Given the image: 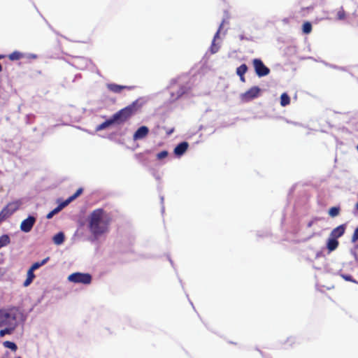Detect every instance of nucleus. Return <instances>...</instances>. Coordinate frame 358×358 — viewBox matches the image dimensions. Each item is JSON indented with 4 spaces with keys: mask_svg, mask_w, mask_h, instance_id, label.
Masks as SVG:
<instances>
[{
    "mask_svg": "<svg viewBox=\"0 0 358 358\" xmlns=\"http://www.w3.org/2000/svg\"><path fill=\"white\" fill-rule=\"evenodd\" d=\"M108 216L101 208L94 210L89 216V229L96 238L108 231Z\"/></svg>",
    "mask_w": 358,
    "mask_h": 358,
    "instance_id": "f257e3e1",
    "label": "nucleus"
},
{
    "mask_svg": "<svg viewBox=\"0 0 358 358\" xmlns=\"http://www.w3.org/2000/svg\"><path fill=\"white\" fill-rule=\"evenodd\" d=\"M136 103L129 105L113 115L108 120L99 124L96 127V131L107 129L113 124H121L126 122L134 114Z\"/></svg>",
    "mask_w": 358,
    "mask_h": 358,
    "instance_id": "f03ea898",
    "label": "nucleus"
},
{
    "mask_svg": "<svg viewBox=\"0 0 358 358\" xmlns=\"http://www.w3.org/2000/svg\"><path fill=\"white\" fill-rule=\"evenodd\" d=\"M22 317V314L15 307L0 309V327L17 328Z\"/></svg>",
    "mask_w": 358,
    "mask_h": 358,
    "instance_id": "7ed1b4c3",
    "label": "nucleus"
},
{
    "mask_svg": "<svg viewBox=\"0 0 358 358\" xmlns=\"http://www.w3.org/2000/svg\"><path fill=\"white\" fill-rule=\"evenodd\" d=\"M189 87L187 85L179 83L177 80H173L170 85V94L171 101H174L185 94Z\"/></svg>",
    "mask_w": 358,
    "mask_h": 358,
    "instance_id": "20e7f679",
    "label": "nucleus"
},
{
    "mask_svg": "<svg viewBox=\"0 0 358 358\" xmlns=\"http://www.w3.org/2000/svg\"><path fill=\"white\" fill-rule=\"evenodd\" d=\"M68 280L74 283L89 285L92 281V275L89 273L76 272L69 275Z\"/></svg>",
    "mask_w": 358,
    "mask_h": 358,
    "instance_id": "39448f33",
    "label": "nucleus"
},
{
    "mask_svg": "<svg viewBox=\"0 0 358 358\" xmlns=\"http://www.w3.org/2000/svg\"><path fill=\"white\" fill-rule=\"evenodd\" d=\"M261 89L255 86L249 89L245 93L241 94L240 97L242 101L249 102L255 98H257L260 94Z\"/></svg>",
    "mask_w": 358,
    "mask_h": 358,
    "instance_id": "423d86ee",
    "label": "nucleus"
},
{
    "mask_svg": "<svg viewBox=\"0 0 358 358\" xmlns=\"http://www.w3.org/2000/svg\"><path fill=\"white\" fill-rule=\"evenodd\" d=\"M255 71L259 77L267 76L270 73V69L266 66L259 59H254L252 61Z\"/></svg>",
    "mask_w": 358,
    "mask_h": 358,
    "instance_id": "0eeeda50",
    "label": "nucleus"
},
{
    "mask_svg": "<svg viewBox=\"0 0 358 358\" xmlns=\"http://www.w3.org/2000/svg\"><path fill=\"white\" fill-rule=\"evenodd\" d=\"M36 222V218L33 215H29L27 218L22 220L20 224V230L24 233H29L32 229Z\"/></svg>",
    "mask_w": 358,
    "mask_h": 358,
    "instance_id": "6e6552de",
    "label": "nucleus"
},
{
    "mask_svg": "<svg viewBox=\"0 0 358 358\" xmlns=\"http://www.w3.org/2000/svg\"><path fill=\"white\" fill-rule=\"evenodd\" d=\"M149 133V129L146 126L140 127L134 134L133 139L138 141L143 139Z\"/></svg>",
    "mask_w": 358,
    "mask_h": 358,
    "instance_id": "1a4fd4ad",
    "label": "nucleus"
},
{
    "mask_svg": "<svg viewBox=\"0 0 358 358\" xmlns=\"http://www.w3.org/2000/svg\"><path fill=\"white\" fill-rule=\"evenodd\" d=\"M189 144L187 142L183 141L180 143L177 146L174 148V154L178 156H182L187 150Z\"/></svg>",
    "mask_w": 358,
    "mask_h": 358,
    "instance_id": "9d476101",
    "label": "nucleus"
},
{
    "mask_svg": "<svg viewBox=\"0 0 358 358\" xmlns=\"http://www.w3.org/2000/svg\"><path fill=\"white\" fill-rule=\"evenodd\" d=\"M345 228H346L345 224H341V225H339L338 227H336L331 232V234H330L331 237H333L336 239L340 238L341 236H342L344 234Z\"/></svg>",
    "mask_w": 358,
    "mask_h": 358,
    "instance_id": "9b49d317",
    "label": "nucleus"
},
{
    "mask_svg": "<svg viewBox=\"0 0 358 358\" xmlns=\"http://www.w3.org/2000/svg\"><path fill=\"white\" fill-rule=\"evenodd\" d=\"M106 87L110 91H111L114 93H117V94L120 93L122 92V90L124 89H131L132 88L131 87L117 85L115 83L107 84Z\"/></svg>",
    "mask_w": 358,
    "mask_h": 358,
    "instance_id": "f8f14e48",
    "label": "nucleus"
},
{
    "mask_svg": "<svg viewBox=\"0 0 358 358\" xmlns=\"http://www.w3.org/2000/svg\"><path fill=\"white\" fill-rule=\"evenodd\" d=\"M22 202L20 201H15L13 202L9 203L4 208L6 211L11 215L14 213L18 208H20Z\"/></svg>",
    "mask_w": 358,
    "mask_h": 358,
    "instance_id": "ddd939ff",
    "label": "nucleus"
},
{
    "mask_svg": "<svg viewBox=\"0 0 358 358\" xmlns=\"http://www.w3.org/2000/svg\"><path fill=\"white\" fill-rule=\"evenodd\" d=\"M223 23H224V21L220 25V27H219L218 30L217 31V32L215 33L213 40L212 41L211 46L210 48V50L212 54H215V53L217 52L219 50L220 47L215 44V41L219 37V34H220V30L222 27Z\"/></svg>",
    "mask_w": 358,
    "mask_h": 358,
    "instance_id": "4468645a",
    "label": "nucleus"
},
{
    "mask_svg": "<svg viewBox=\"0 0 358 358\" xmlns=\"http://www.w3.org/2000/svg\"><path fill=\"white\" fill-rule=\"evenodd\" d=\"M67 205L64 201L59 203L55 209H53L52 211H50L49 213L47 214L46 218L47 219H51L53 217V216L56 214H57L59 212H60L64 208H65Z\"/></svg>",
    "mask_w": 358,
    "mask_h": 358,
    "instance_id": "2eb2a0df",
    "label": "nucleus"
},
{
    "mask_svg": "<svg viewBox=\"0 0 358 358\" xmlns=\"http://www.w3.org/2000/svg\"><path fill=\"white\" fill-rule=\"evenodd\" d=\"M89 61L84 57L78 58L74 61V66L80 69H85L88 65Z\"/></svg>",
    "mask_w": 358,
    "mask_h": 358,
    "instance_id": "dca6fc26",
    "label": "nucleus"
},
{
    "mask_svg": "<svg viewBox=\"0 0 358 358\" xmlns=\"http://www.w3.org/2000/svg\"><path fill=\"white\" fill-rule=\"evenodd\" d=\"M338 245V241L336 238L331 237L327 241V248L329 251H333L336 249Z\"/></svg>",
    "mask_w": 358,
    "mask_h": 358,
    "instance_id": "f3484780",
    "label": "nucleus"
},
{
    "mask_svg": "<svg viewBox=\"0 0 358 358\" xmlns=\"http://www.w3.org/2000/svg\"><path fill=\"white\" fill-rule=\"evenodd\" d=\"M53 241L56 245H61L64 241V234L63 232H59L53 237Z\"/></svg>",
    "mask_w": 358,
    "mask_h": 358,
    "instance_id": "a211bd4d",
    "label": "nucleus"
},
{
    "mask_svg": "<svg viewBox=\"0 0 358 358\" xmlns=\"http://www.w3.org/2000/svg\"><path fill=\"white\" fill-rule=\"evenodd\" d=\"M24 56H25V55L20 52L14 51L13 52H12L11 54H10L8 55V58L10 60L14 61V60L20 59L24 57Z\"/></svg>",
    "mask_w": 358,
    "mask_h": 358,
    "instance_id": "6ab92c4d",
    "label": "nucleus"
},
{
    "mask_svg": "<svg viewBox=\"0 0 358 358\" xmlns=\"http://www.w3.org/2000/svg\"><path fill=\"white\" fill-rule=\"evenodd\" d=\"M10 242V238L8 235L3 234L0 236V249L3 247L8 245Z\"/></svg>",
    "mask_w": 358,
    "mask_h": 358,
    "instance_id": "aec40b11",
    "label": "nucleus"
},
{
    "mask_svg": "<svg viewBox=\"0 0 358 358\" xmlns=\"http://www.w3.org/2000/svg\"><path fill=\"white\" fill-rule=\"evenodd\" d=\"M35 278V275L34 272L31 271V270H28L27 271V277L25 281L24 282L23 285L24 287L29 286L33 281V280Z\"/></svg>",
    "mask_w": 358,
    "mask_h": 358,
    "instance_id": "412c9836",
    "label": "nucleus"
},
{
    "mask_svg": "<svg viewBox=\"0 0 358 358\" xmlns=\"http://www.w3.org/2000/svg\"><path fill=\"white\" fill-rule=\"evenodd\" d=\"M83 192V189H78L76 193H74L72 196H69L66 200L64 201L66 204L68 206L71 201L76 199L78 196H79Z\"/></svg>",
    "mask_w": 358,
    "mask_h": 358,
    "instance_id": "4be33fe9",
    "label": "nucleus"
},
{
    "mask_svg": "<svg viewBox=\"0 0 358 358\" xmlns=\"http://www.w3.org/2000/svg\"><path fill=\"white\" fill-rule=\"evenodd\" d=\"M290 98L287 93H283L280 96V105L282 106H286L289 104Z\"/></svg>",
    "mask_w": 358,
    "mask_h": 358,
    "instance_id": "5701e85b",
    "label": "nucleus"
},
{
    "mask_svg": "<svg viewBox=\"0 0 358 358\" xmlns=\"http://www.w3.org/2000/svg\"><path fill=\"white\" fill-rule=\"evenodd\" d=\"M15 329L10 327H5L4 329L0 330V338L3 337L6 334H12Z\"/></svg>",
    "mask_w": 358,
    "mask_h": 358,
    "instance_id": "b1692460",
    "label": "nucleus"
},
{
    "mask_svg": "<svg viewBox=\"0 0 358 358\" xmlns=\"http://www.w3.org/2000/svg\"><path fill=\"white\" fill-rule=\"evenodd\" d=\"M248 71V66L245 64H243L236 69L238 76H244Z\"/></svg>",
    "mask_w": 358,
    "mask_h": 358,
    "instance_id": "393cba45",
    "label": "nucleus"
},
{
    "mask_svg": "<svg viewBox=\"0 0 358 358\" xmlns=\"http://www.w3.org/2000/svg\"><path fill=\"white\" fill-rule=\"evenodd\" d=\"M3 345L6 348L10 349L12 351H16L17 349V346L15 343L8 341H4Z\"/></svg>",
    "mask_w": 358,
    "mask_h": 358,
    "instance_id": "a878e982",
    "label": "nucleus"
},
{
    "mask_svg": "<svg viewBox=\"0 0 358 358\" xmlns=\"http://www.w3.org/2000/svg\"><path fill=\"white\" fill-rule=\"evenodd\" d=\"M339 213H340V208L337 207V206L332 207L329 210V215L331 217H336L337 215H338Z\"/></svg>",
    "mask_w": 358,
    "mask_h": 358,
    "instance_id": "bb28decb",
    "label": "nucleus"
},
{
    "mask_svg": "<svg viewBox=\"0 0 358 358\" xmlns=\"http://www.w3.org/2000/svg\"><path fill=\"white\" fill-rule=\"evenodd\" d=\"M312 25L309 22H306L303 24V32L306 34H308L311 32Z\"/></svg>",
    "mask_w": 358,
    "mask_h": 358,
    "instance_id": "cd10ccee",
    "label": "nucleus"
},
{
    "mask_svg": "<svg viewBox=\"0 0 358 358\" xmlns=\"http://www.w3.org/2000/svg\"><path fill=\"white\" fill-rule=\"evenodd\" d=\"M10 216V214H8L6 210L3 208V210L0 212V223Z\"/></svg>",
    "mask_w": 358,
    "mask_h": 358,
    "instance_id": "c85d7f7f",
    "label": "nucleus"
},
{
    "mask_svg": "<svg viewBox=\"0 0 358 358\" xmlns=\"http://www.w3.org/2000/svg\"><path fill=\"white\" fill-rule=\"evenodd\" d=\"M345 12L343 8L341 7L340 10L337 12V19L338 20H343L345 19Z\"/></svg>",
    "mask_w": 358,
    "mask_h": 358,
    "instance_id": "c756f323",
    "label": "nucleus"
},
{
    "mask_svg": "<svg viewBox=\"0 0 358 358\" xmlns=\"http://www.w3.org/2000/svg\"><path fill=\"white\" fill-rule=\"evenodd\" d=\"M168 156V152L166 150L159 152L157 155L158 159H162Z\"/></svg>",
    "mask_w": 358,
    "mask_h": 358,
    "instance_id": "7c9ffc66",
    "label": "nucleus"
},
{
    "mask_svg": "<svg viewBox=\"0 0 358 358\" xmlns=\"http://www.w3.org/2000/svg\"><path fill=\"white\" fill-rule=\"evenodd\" d=\"M358 241V227L355 229L352 237V242L355 243Z\"/></svg>",
    "mask_w": 358,
    "mask_h": 358,
    "instance_id": "2f4dec72",
    "label": "nucleus"
},
{
    "mask_svg": "<svg viewBox=\"0 0 358 358\" xmlns=\"http://www.w3.org/2000/svg\"><path fill=\"white\" fill-rule=\"evenodd\" d=\"M341 277L345 279L346 281H350V282H357L356 280H355L350 275H345V274H341Z\"/></svg>",
    "mask_w": 358,
    "mask_h": 358,
    "instance_id": "473e14b6",
    "label": "nucleus"
},
{
    "mask_svg": "<svg viewBox=\"0 0 358 358\" xmlns=\"http://www.w3.org/2000/svg\"><path fill=\"white\" fill-rule=\"evenodd\" d=\"M41 266L39 264V262H37L34 263L29 270H31V271L34 272L35 270L39 268Z\"/></svg>",
    "mask_w": 358,
    "mask_h": 358,
    "instance_id": "72a5a7b5",
    "label": "nucleus"
},
{
    "mask_svg": "<svg viewBox=\"0 0 358 358\" xmlns=\"http://www.w3.org/2000/svg\"><path fill=\"white\" fill-rule=\"evenodd\" d=\"M352 254L355 258H357L358 257V245H356L355 249L352 250Z\"/></svg>",
    "mask_w": 358,
    "mask_h": 358,
    "instance_id": "f704fd0d",
    "label": "nucleus"
},
{
    "mask_svg": "<svg viewBox=\"0 0 358 358\" xmlns=\"http://www.w3.org/2000/svg\"><path fill=\"white\" fill-rule=\"evenodd\" d=\"M48 260H49V257H47V258L43 259L41 262H39V264L42 266L45 265L48 262Z\"/></svg>",
    "mask_w": 358,
    "mask_h": 358,
    "instance_id": "c9c22d12",
    "label": "nucleus"
},
{
    "mask_svg": "<svg viewBox=\"0 0 358 358\" xmlns=\"http://www.w3.org/2000/svg\"><path fill=\"white\" fill-rule=\"evenodd\" d=\"M26 57L29 59H36L37 56L34 54H28Z\"/></svg>",
    "mask_w": 358,
    "mask_h": 358,
    "instance_id": "e433bc0d",
    "label": "nucleus"
},
{
    "mask_svg": "<svg viewBox=\"0 0 358 358\" xmlns=\"http://www.w3.org/2000/svg\"><path fill=\"white\" fill-rule=\"evenodd\" d=\"M330 66H331V67H332V68H334V69H341V70H342V71H344V70H345V69H344V68H343V67H337V66H333V65H331Z\"/></svg>",
    "mask_w": 358,
    "mask_h": 358,
    "instance_id": "4c0bfd02",
    "label": "nucleus"
},
{
    "mask_svg": "<svg viewBox=\"0 0 358 358\" xmlns=\"http://www.w3.org/2000/svg\"><path fill=\"white\" fill-rule=\"evenodd\" d=\"M238 76L240 77V80L242 82H245V81L244 76Z\"/></svg>",
    "mask_w": 358,
    "mask_h": 358,
    "instance_id": "58836bf2",
    "label": "nucleus"
},
{
    "mask_svg": "<svg viewBox=\"0 0 358 358\" xmlns=\"http://www.w3.org/2000/svg\"><path fill=\"white\" fill-rule=\"evenodd\" d=\"M160 199H161V201H162V203H163V201H164V196H161V198H160Z\"/></svg>",
    "mask_w": 358,
    "mask_h": 358,
    "instance_id": "ea45409f",
    "label": "nucleus"
},
{
    "mask_svg": "<svg viewBox=\"0 0 358 358\" xmlns=\"http://www.w3.org/2000/svg\"><path fill=\"white\" fill-rule=\"evenodd\" d=\"M2 71V66H1V64H0V72Z\"/></svg>",
    "mask_w": 358,
    "mask_h": 358,
    "instance_id": "a19ab883",
    "label": "nucleus"
},
{
    "mask_svg": "<svg viewBox=\"0 0 358 358\" xmlns=\"http://www.w3.org/2000/svg\"><path fill=\"white\" fill-rule=\"evenodd\" d=\"M172 132H173V129H172V130H171V131H169V134H171V133H172Z\"/></svg>",
    "mask_w": 358,
    "mask_h": 358,
    "instance_id": "79ce46f5",
    "label": "nucleus"
},
{
    "mask_svg": "<svg viewBox=\"0 0 358 358\" xmlns=\"http://www.w3.org/2000/svg\"><path fill=\"white\" fill-rule=\"evenodd\" d=\"M3 58V56L2 55H0V59Z\"/></svg>",
    "mask_w": 358,
    "mask_h": 358,
    "instance_id": "37998d69",
    "label": "nucleus"
},
{
    "mask_svg": "<svg viewBox=\"0 0 358 358\" xmlns=\"http://www.w3.org/2000/svg\"><path fill=\"white\" fill-rule=\"evenodd\" d=\"M17 358H21V357H17Z\"/></svg>",
    "mask_w": 358,
    "mask_h": 358,
    "instance_id": "c03bdc74",
    "label": "nucleus"
}]
</instances>
